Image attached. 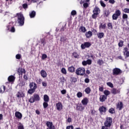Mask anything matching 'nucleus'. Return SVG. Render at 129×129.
<instances>
[{
    "instance_id": "nucleus-12",
    "label": "nucleus",
    "mask_w": 129,
    "mask_h": 129,
    "mask_svg": "<svg viewBox=\"0 0 129 129\" xmlns=\"http://www.w3.org/2000/svg\"><path fill=\"white\" fill-rule=\"evenodd\" d=\"M122 108H123V103H122V102H118L116 104V109L121 110Z\"/></svg>"
},
{
    "instance_id": "nucleus-54",
    "label": "nucleus",
    "mask_w": 129,
    "mask_h": 129,
    "mask_svg": "<svg viewBox=\"0 0 129 129\" xmlns=\"http://www.w3.org/2000/svg\"><path fill=\"white\" fill-rule=\"evenodd\" d=\"M21 55L20 54H18L16 55V59H18V60H20V59H21Z\"/></svg>"
},
{
    "instance_id": "nucleus-46",
    "label": "nucleus",
    "mask_w": 129,
    "mask_h": 129,
    "mask_svg": "<svg viewBox=\"0 0 129 129\" xmlns=\"http://www.w3.org/2000/svg\"><path fill=\"white\" fill-rule=\"evenodd\" d=\"M100 4L101 7H102L103 8H105V7H106V5H105V4L104 3H103V1H100Z\"/></svg>"
},
{
    "instance_id": "nucleus-31",
    "label": "nucleus",
    "mask_w": 129,
    "mask_h": 129,
    "mask_svg": "<svg viewBox=\"0 0 129 129\" xmlns=\"http://www.w3.org/2000/svg\"><path fill=\"white\" fill-rule=\"evenodd\" d=\"M85 92L86 93V94H90V93L91 92V89L88 87L85 89Z\"/></svg>"
},
{
    "instance_id": "nucleus-19",
    "label": "nucleus",
    "mask_w": 129,
    "mask_h": 129,
    "mask_svg": "<svg viewBox=\"0 0 129 129\" xmlns=\"http://www.w3.org/2000/svg\"><path fill=\"white\" fill-rule=\"evenodd\" d=\"M111 93H112V94H113V95H115V94H117L118 93H120V91L117 90L116 88H113L111 90Z\"/></svg>"
},
{
    "instance_id": "nucleus-50",
    "label": "nucleus",
    "mask_w": 129,
    "mask_h": 129,
    "mask_svg": "<svg viewBox=\"0 0 129 129\" xmlns=\"http://www.w3.org/2000/svg\"><path fill=\"white\" fill-rule=\"evenodd\" d=\"M87 65H91L92 64V60L89 59L86 60Z\"/></svg>"
},
{
    "instance_id": "nucleus-35",
    "label": "nucleus",
    "mask_w": 129,
    "mask_h": 129,
    "mask_svg": "<svg viewBox=\"0 0 129 129\" xmlns=\"http://www.w3.org/2000/svg\"><path fill=\"white\" fill-rule=\"evenodd\" d=\"M35 91L36 89H30L28 91V93L29 94H33V93H34V92H35Z\"/></svg>"
},
{
    "instance_id": "nucleus-61",
    "label": "nucleus",
    "mask_w": 129,
    "mask_h": 129,
    "mask_svg": "<svg viewBox=\"0 0 129 129\" xmlns=\"http://www.w3.org/2000/svg\"><path fill=\"white\" fill-rule=\"evenodd\" d=\"M36 82L38 84H41L42 83V79H39Z\"/></svg>"
},
{
    "instance_id": "nucleus-32",
    "label": "nucleus",
    "mask_w": 129,
    "mask_h": 129,
    "mask_svg": "<svg viewBox=\"0 0 129 129\" xmlns=\"http://www.w3.org/2000/svg\"><path fill=\"white\" fill-rule=\"evenodd\" d=\"M73 56L74 57V58H75L76 59H78L79 58V54L78 53H77V52H74L72 53Z\"/></svg>"
},
{
    "instance_id": "nucleus-48",
    "label": "nucleus",
    "mask_w": 129,
    "mask_h": 129,
    "mask_svg": "<svg viewBox=\"0 0 129 129\" xmlns=\"http://www.w3.org/2000/svg\"><path fill=\"white\" fill-rule=\"evenodd\" d=\"M128 18V16H127V14H122V19L123 20H126Z\"/></svg>"
},
{
    "instance_id": "nucleus-55",
    "label": "nucleus",
    "mask_w": 129,
    "mask_h": 129,
    "mask_svg": "<svg viewBox=\"0 0 129 129\" xmlns=\"http://www.w3.org/2000/svg\"><path fill=\"white\" fill-rule=\"evenodd\" d=\"M66 129H74V127L73 126V125H71L67 126Z\"/></svg>"
},
{
    "instance_id": "nucleus-3",
    "label": "nucleus",
    "mask_w": 129,
    "mask_h": 129,
    "mask_svg": "<svg viewBox=\"0 0 129 129\" xmlns=\"http://www.w3.org/2000/svg\"><path fill=\"white\" fill-rule=\"evenodd\" d=\"M18 17V22L20 26H24L25 24V17L22 13H17L16 14Z\"/></svg>"
},
{
    "instance_id": "nucleus-28",
    "label": "nucleus",
    "mask_w": 129,
    "mask_h": 129,
    "mask_svg": "<svg viewBox=\"0 0 129 129\" xmlns=\"http://www.w3.org/2000/svg\"><path fill=\"white\" fill-rule=\"evenodd\" d=\"M43 100L45 102H49V101L50 100L49 96H48L47 95H44L43 96Z\"/></svg>"
},
{
    "instance_id": "nucleus-58",
    "label": "nucleus",
    "mask_w": 129,
    "mask_h": 129,
    "mask_svg": "<svg viewBox=\"0 0 129 129\" xmlns=\"http://www.w3.org/2000/svg\"><path fill=\"white\" fill-rule=\"evenodd\" d=\"M23 9H28V4H24L22 5Z\"/></svg>"
},
{
    "instance_id": "nucleus-16",
    "label": "nucleus",
    "mask_w": 129,
    "mask_h": 129,
    "mask_svg": "<svg viewBox=\"0 0 129 129\" xmlns=\"http://www.w3.org/2000/svg\"><path fill=\"white\" fill-rule=\"evenodd\" d=\"M77 110H80V111H83L84 110V107L82 105V104H78L76 107Z\"/></svg>"
},
{
    "instance_id": "nucleus-51",
    "label": "nucleus",
    "mask_w": 129,
    "mask_h": 129,
    "mask_svg": "<svg viewBox=\"0 0 129 129\" xmlns=\"http://www.w3.org/2000/svg\"><path fill=\"white\" fill-rule=\"evenodd\" d=\"M20 124L19 126H18V129H24V125L23 124H22L21 122H20Z\"/></svg>"
},
{
    "instance_id": "nucleus-26",
    "label": "nucleus",
    "mask_w": 129,
    "mask_h": 129,
    "mask_svg": "<svg viewBox=\"0 0 129 129\" xmlns=\"http://www.w3.org/2000/svg\"><path fill=\"white\" fill-rule=\"evenodd\" d=\"M68 70L71 73H74L75 72V68L72 66L68 68Z\"/></svg>"
},
{
    "instance_id": "nucleus-41",
    "label": "nucleus",
    "mask_w": 129,
    "mask_h": 129,
    "mask_svg": "<svg viewBox=\"0 0 129 129\" xmlns=\"http://www.w3.org/2000/svg\"><path fill=\"white\" fill-rule=\"evenodd\" d=\"M107 27H108V29H111V30H112V29H113L112 24L110 22L107 23Z\"/></svg>"
},
{
    "instance_id": "nucleus-37",
    "label": "nucleus",
    "mask_w": 129,
    "mask_h": 129,
    "mask_svg": "<svg viewBox=\"0 0 129 129\" xmlns=\"http://www.w3.org/2000/svg\"><path fill=\"white\" fill-rule=\"evenodd\" d=\"M108 111L109 113H111V114H113L114 113H115V110L113 108H110L109 109Z\"/></svg>"
},
{
    "instance_id": "nucleus-27",
    "label": "nucleus",
    "mask_w": 129,
    "mask_h": 129,
    "mask_svg": "<svg viewBox=\"0 0 129 129\" xmlns=\"http://www.w3.org/2000/svg\"><path fill=\"white\" fill-rule=\"evenodd\" d=\"M29 16L31 19H33V18H35L36 17V12L35 11H33L29 13Z\"/></svg>"
},
{
    "instance_id": "nucleus-34",
    "label": "nucleus",
    "mask_w": 129,
    "mask_h": 129,
    "mask_svg": "<svg viewBox=\"0 0 129 129\" xmlns=\"http://www.w3.org/2000/svg\"><path fill=\"white\" fill-rule=\"evenodd\" d=\"M6 90V86L4 85L2 86L0 88V93H4Z\"/></svg>"
},
{
    "instance_id": "nucleus-8",
    "label": "nucleus",
    "mask_w": 129,
    "mask_h": 129,
    "mask_svg": "<svg viewBox=\"0 0 129 129\" xmlns=\"http://www.w3.org/2000/svg\"><path fill=\"white\" fill-rule=\"evenodd\" d=\"M91 47V43L89 42H85L81 45V48L82 50H84L86 48H90Z\"/></svg>"
},
{
    "instance_id": "nucleus-15",
    "label": "nucleus",
    "mask_w": 129,
    "mask_h": 129,
    "mask_svg": "<svg viewBox=\"0 0 129 129\" xmlns=\"http://www.w3.org/2000/svg\"><path fill=\"white\" fill-rule=\"evenodd\" d=\"M16 96L17 97H18V98H24L25 95L24 92H18L16 94Z\"/></svg>"
},
{
    "instance_id": "nucleus-62",
    "label": "nucleus",
    "mask_w": 129,
    "mask_h": 129,
    "mask_svg": "<svg viewBox=\"0 0 129 129\" xmlns=\"http://www.w3.org/2000/svg\"><path fill=\"white\" fill-rule=\"evenodd\" d=\"M82 64L83 65V66H86V65H87V62L85 60H84L82 61Z\"/></svg>"
},
{
    "instance_id": "nucleus-1",
    "label": "nucleus",
    "mask_w": 129,
    "mask_h": 129,
    "mask_svg": "<svg viewBox=\"0 0 129 129\" xmlns=\"http://www.w3.org/2000/svg\"><path fill=\"white\" fill-rule=\"evenodd\" d=\"M112 125V118L107 117L105 121L104 122V125L102 126V128L104 129H109Z\"/></svg>"
},
{
    "instance_id": "nucleus-47",
    "label": "nucleus",
    "mask_w": 129,
    "mask_h": 129,
    "mask_svg": "<svg viewBox=\"0 0 129 129\" xmlns=\"http://www.w3.org/2000/svg\"><path fill=\"white\" fill-rule=\"evenodd\" d=\"M77 96L78 98H80L82 97V93L81 92H79L77 94Z\"/></svg>"
},
{
    "instance_id": "nucleus-20",
    "label": "nucleus",
    "mask_w": 129,
    "mask_h": 129,
    "mask_svg": "<svg viewBox=\"0 0 129 129\" xmlns=\"http://www.w3.org/2000/svg\"><path fill=\"white\" fill-rule=\"evenodd\" d=\"M85 36L87 39H89L92 37V31H89L86 32L85 33Z\"/></svg>"
},
{
    "instance_id": "nucleus-22",
    "label": "nucleus",
    "mask_w": 129,
    "mask_h": 129,
    "mask_svg": "<svg viewBox=\"0 0 129 129\" xmlns=\"http://www.w3.org/2000/svg\"><path fill=\"white\" fill-rule=\"evenodd\" d=\"M97 36L98 39H102V38H104V33L103 32H99L97 33Z\"/></svg>"
},
{
    "instance_id": "nucleus-33",
    "label": "nucleus",
    "mask_w": 129,
    "mask_h": 129,
    "mask_svg": "<svg viewBox=\"0 0 129 129\" xmlns=\"http://www.w3.org/2000/svg\"><path fill=\"white\" fill-rule=\"evenodd\" d=\"M106 28V24H102V23H100L99 25V29H103V30H105Z\"/></svg>"
},
{
    "instance_id": "nucleus-13",
    "label": "nucleus",
    "mask_w": 129,
    "mask_h": 129,
    "mask_svg": "<svg viewBox=\"0 0 129 129\" xmlns=\"http://www.w3.org/2000/svg\"><path fill=\"white\" fill-rule=\"evenodd\" d=\"M29 87L31 89H37V88H38V86H37V84H36V83L31 82L29 84Z\"/></svg>"
},
{
    "instance_id": "nucleus-30",
    "label": "nucleus",
    "mask_w": 129,
    "mask_h": 129,
    "mask_svg": "<svg viewBox=\"0 0 129 129\" xmlns=\"http://www.w3.org/2000/svg\"><path fill=\"white\" fill-rule=\"evenodd\" d=\"M104 95H105L107 98L108 95L110 94V91L107 90H105L103 91Z\"/></svg>"
},
{
    "instance_id": "nucleus-59",
    "label": "nucleus",
    "mask_w": 129,
    "mask_h": 129,
    "mask_svg": "<svg viewBox=\"0 0 129 129\" xmlns=\"http://www.w3.org/2000/svg\"><path fill=\"white\" fill-rule=\"evenodd\" d=\"M10 32H11L12 33H15V32H16V29H15L14 27H12L11 28Z\"/></svg>"
},
{
    "instance_id": "nucleus-52",
    "label": "nucleus",
    "mask_w": 129,
    "mask_h": 129,
    "mask_svg": "<svg viewBox=\"0 0 129 129\" xmlns=\"http://www.w3.org/2000/svg\"><path fill=\"white\" fill-rule=\"evenodd\" d=\"M47 54H43L42 55L41 59L42 60H45V59L47 58Z\"/></svg>"
},
{
    "instance_id": "nucleus-42",
    "label": "nucleus",
    "mask_w": 129,
    "mask_h": 129,
    "mask_svg": "<svg viewBox=\"0 0 129 129\" xmlns=\"http://www.w3.org/2000/svg\"><path fill=\"white\" fill-rule=\"evenodd\" d=\"M118 47H122L123 46V41L122 40H120L119 43H118Z\"/></svg>"
},
{
    "instance_id": "nucleus-38",
    "label": "nucleus",
    "mask_w": 129,
    "mask_h": 129,
    "mask_svg": "<svg viewBox=\"0 0 129 129\" xmlns=\"http://www.w3.org/2000/svg\"><path fill=\"white\" fill-rule=\"evenodd\" d=\"M48 102H44L43 103V106L44 109H46V108L49 106V104H48Z\"/></svg>"
},
{
    "instance_id": "nucleus-4",
    "label": "nucleus",
    "mask_w": 129,
    "mask_h": 129,
    "mask_svg": "<svg viewBox=\"0 0 129 129\" xmlns=\"http://www.w3.org/2000/svg\"><path fill=\"white\" fill-rule=\"evenodd\" d=\"M40 100L41 98L39 94H34L30 98L29 101L30 103H34L35 101H40Z\"/></svg>"
},
{
    "instance_id": "nucleus-53",
    "label": "nucleus",
    "mask_w": 129,
    "mask_h": 129,
    "mask_svg": "<svg viewBox=\"0 0 129 129\" xmlns=\"http://www.w3.org/2000/svg\"><path fill=\"white\" fill-rule=\"evenodd\" d=\"M84 81H85V83H89V82H90V80L89 79V78H88V77H87L84 80Z\"/></svg>"
},
{
    "instance_id": "nucleus-21",
    "label": "nucleus",
    "mask_w": 129,
    "mask_h": 129,
    "mask_svg": "<svg viewBox=\"0 0 129 129\" xmlns=\"http://www.w3.org/2000/svg\"><path fill=\"white\" fill-rule=\"evenodd\" d=\"M40 75L43 78H46L47 77V73L44 70H42L40 72Z\"/></svg>"
},
{
    "instance_id": "nucleus-57",
    "label": "nucleus",
    "mask_w": 129,
    "mask_h": 129,
    "mask_svg": "<svg viewBox=\"0 0 129 129\" xmlns=\"http://www.w3.org/2000/svg\"><path fill=\"white\" fill-rule=\"evenodd\" d=\"M23 78L24 79H25V80H28L29 79V77H28V75L27 74H25L24 75V77H23Z\"/></svg>"
},
{
    "instance_id": "nucleus-40",
    "label": "nucleus",
    "mask_w": 129,
    "mask_h": 129,
    "mask_svg": "<svg viewBox=\"0 0 129 129\" xmlns=\"http://www.w3.org/2000/svg\"><path fill=\"white\" fill-rule=\"evenodd\" d=\"M61 73H62V74H64L65 75H66V74H67V71L66 70V69H65L64 68L61 69Z\"/></svg>"
},
{
    "instance_id": "nucleus-29",
    "label": "nucleus",
    "mask_w": 129,
    "mask_h": 129,
    "mask_svg": "<svg viewBox=\"0 0 129 129\" xmlns=\"http://www.w3.org/2000/svg\"><path fill=\"white\" fill-rule=\"evenodd\" d=\"M15 76H10L9 77H8V81L9 82H13V81H15Z\"/></svg>"
},
{
    "instance_id": "nucleus-45",
    "label": "nucleus",
    "mask_w": 129,
    "mask_h": 129,
    "mask_svg": "<svg viewBox=\"0 0 129 129\" xmlns=\"http://www.w3.org/2000/svg\"><path fill=\"white\" fill-rule=\"evenodd\" d=\"M71 16H76V15H77V12L75 10H73L71 12Z\"/></svg>"
},
{
    "instance_id": "nucleus-2",
    "label": "nucleus",
    "mask_w": 129,
    "mask_h": 129,
    "mask_svg": "<svg viewBox=\"0 0 129 129\" xmlns=\"http://www.w3.org/2000/svg\"><path fill=\"white\" fill-rule=\"evenodd\" d=\"M76 74L84 77H89L87 74H85V69L84 68H79L76 70Z\"/></svg>"
},
{
    "instance_id": "nucleus-18",
    "label": "nucleus",
    "mask_w": 129,
    "mask_h": 129,
    "mask_svg": "<svg viewBox=\"0 0 129 129\" xmlns=\"http://www.w3.org/2000/svg\"><path fill=\"white\" fill-rule=\"evenodd\" d=\"M15 117L17 118H18V119H22V117H23V114H22V113L19 111H16L15 112Z\"/></svg>"
},
{
    "instance_id": "nucleus-64",
    "label": "nucleus",
    "mask_w": 129,
    "mask_h": 129,
    "mask_svg": "<svg viewBox=\"0 0 129 129\" xmlns=\"http://www.w3.org/2000/svg\"><path fill=\"white\" fill-rule=\"evenodd\" d=\"M61 94H66V90H62L61 91Z\"/></svg>"
},
{
    "instance_id": "nucleus-24",
    "label": "nucleus",
    "mask_w": 129,
    "mask_h": 129,
    "mask_svg": "<svg viewBox=\"0 0 129 129\" xmlns=\"http://www.w3.org/2000/svg\"><path fill=\"white\" fill-rule=\"evenodd\" d=\"M103 15H104V17H106V18L109 17V15H110V12H109V10H107L104 11Z\"/></svg>"
},
{
    "instance_id": "nucleus-36",
    "label": "nucleus",
    "mask_w": 129,
    "mask_h": 129,
    "mask_svg": "<svg viewBox=\"0 0 129 129\" xmlns=\"http://www.w3.org/2000/svg\"><path fill=\"white\" fill-rule=\"evenodd\" d=\"M97 63L99 66H101V65H103V64L104 63V61H103V60L102 59H98Z\"/></svg>"
},
{
    "instance_id": "nucleus-6",
    "label": "nucleus",
    "mask_w": 129,
    "mask_h": 129,
    "mask_svg": "<svg viewBox=\"0 0 129 129\" xmlns=\"http://www.w3.org/2000/svg\"><path fill=\"white\" fill-rule=\"evenodd\" d=\"M121 15V11L118 9H116L115 11L114 14H113L112 16V19L114 20H116L118 19V17H120Z\"/></svg>"
},
{
    "instance_id": "nucleus-5",
    "label": "nucleus",
    "mask_w": 129,
    "mask_h": 129,
    "mask_svg": "<svg viewBox=\"0 0 129 129\" xmlns=\"http://www.w3.org/2000/svg\"><path fill=\"white\" fill-rule=\"evenodd\" d=\"M99 12H100V9H99V8L95 7L93 10V14L92 15V19L96 20L97 17H98V15H99V13H98Z\"/></svg>"
},
{
    "instance_id": "nucleus-9",
    "label": "nucleus",
    "mask_w": 129,
    "mask_h": 129,
    "mask_svg": "<svg viewBox=\"0 0 129 129\" xmlns=\"http://www.w3.org/2000/svg\"><path fill=\"white\" fill-rule=\"evenodd\" d=\"M46 125L47 126L46 129H55V126L53 125V122L51 121H46Z\"/></svg>"
},
{
    "instance_id": "nucleus-60",
    "label": "nucleus",
    "mask_w": 129,
    "mask_h": 129,
    "mask_svg": "<svg viewBox=\"0 0 129 129\" xmlns=\"http://www.w3.org/2000/svg\"><path fill=\"white\" fill-rule=\"evenodd\" d=\"M83 7L84 8H85V9L88 8V3H84L83 4Z\"/></svg>"
},
{
    "instance_id": "nucleus-63",
    "label": "nucleus",
    "mask_w": 129,
    "mask_h": 129,
    "mask_svg": "<svg viewBox=\"0 0 129 129\" xmlns=\"http://www.w3.org/2000/svg\"><path fill=\"white\" fill-rule=\"evenodd\" d=\"M109 4H111L112 5H113L114 3H115V1L114 0H109Z\"/></svg>"
},
{
    "instance_id": "nucleus-11",
    "label": "nucleus",
    "mask_w": 129,
    "mask_h": 129,
    "mask_svg": "<svg viewBox=\"0 0 129 129\" xmlns=\"http://www.w3.org/2000/svg\"><path fill=\"white\" fill-rule=\"evenodd\" d=\"M17 72L19 74V76H22L23 75V74H25L26 73V70L22 68H19L17 70Z\"/></svg>"
},
{
    "instance_id": "nucleus-7",
    "label": "nucleus",
    "mask_w": 129,
    "mask_h": 129,
    "mask_svg": "<svg viewBox=\"0 0 129 129\" xmlns=\"http://www.w3.org/2000/svg\"><path fill=\"white\" fill-rule=\"evenodd\" d=\"M122 73V71L119 68H115L112 70V75L113 76H117V75H120Z\"/></svg>"
},
{
    "instance_id": "nucleus-43",
    "label": "nucleus",
    "mask_w": 129,
    "mask_h": 129,
    "mask_svg": "<svg viewBox=\"0 0 129 129\" xmlns=\"http://www.w3.org/2000/svg\"><path fill=\"white\" fill-rule=\"evenodd\" d=\"M67 38L66 37H64V36H61L60 37V42H65L66 41H67Z\"/></svg>"
},
{
    "instance_id": "nucleus-39",
    "label": "nucleus",
    "mask_w": 129,
    "mask_h": 129,
    "mask_svg": "<svg viewBox=\"0 0 129 129\" xmlns=\"http://www.w3.org/2000/svg\"><path fill=\"white\" fill-rule=\"evenodd\" d=\"M80 30H81V32H82V33H85V32H86V28L84 26H81L80 28Z\"/></svg>"
},
{
    "instance_id": "nucleus-10",
    "label": "nucleus",
    "mask_w": 129,
    "mask_h": 129,
    "mask_svg": "<svg viewBox=\"0 0 129 129\" xmlns=\"http://www.w3.org/2000/svg\"><path fill=\"white\" fill-rule=\"evenodd\" d=\"M99 111H100V113H104L107 111V108L104 106H101L99 107Z\"/></svg>"
},
{
    "instance_id": "nucleus-14",
    "label": "nucleus",
    "mask_w": 129,
    "mask_h": 129,
    "mask_svg": "<svg viewBox=\"0 0 129 129\" xmlns=\"http://www.w3.org/2000/svg\"><path fill=\"white\" fill-rule=\"evenodd\" d=\"M107 100V98L104 95H101L99 97L100 102H105Z\"/></svg>"
},
{
    "instance_id": "nucleus-23",
    "label": "nucleus",
    "mask_w": 129,
    "mask_h": 129,
    "mask_svg": "<svg viewBox=\"0 0 129 129\" xmlns=\"http://www.w3.org/2000/svg\"><path fill=\"white\" fill-rule=\"evenodd\" d=\"M124 50L125 51L124 53V55H125V58H127L129 57V51L127 47H124Z\"/></svg>"
},
{
    "instance_id": "nucleus-44",
    "label": "nucleus",
    "mask_w": 129,
    "mask_h": 129,
    "mask_svg": "<svg viewBox=\"0 0 129 129\" xmlns=\"http://www.w3.org/2000/svg\"><path fill=\"white\" fill-rule=\"evenodd\" d=\"M41 43L43 44V46H45L46 45V40L44 38H42L41 39Z\"/></svg>"
},
{
    "instance_id": "nucleus-56",
    "label": "nucleus",
    "mask_w": 129,
    "mask_h": 129,
    "mask_svg": "<svg viewBox=\"0 0 129 129\" xmlns=\"http://www.w3.org/2000/svg\"><path fill=\"white\" fill-rule=\"evenodd\" d=\"M124 13H126V14H129V9L125 8L123 10Z\"/></svg>"
},
{
    "instance_id": "nucleus-25",
    "label": "nucleus",
    "mask_w": 129,
    "mask_h": 129,
    "mask_svg": "<svg viewBox=\"0 0 129 129\" xmlns=\"http://www.w3.org/2000/svg\"><path fill=\"white\" fill-rule=\"evenodd\" d=\"M82 103L83 105H87L88 103V99L87 98H85L82 100Z\"/></svg>"
},
{
    "instance_id": "nucleus-49",
    "label": "nucleus",
    "mask_w": 129,
    "mask_h": 129,
    "mask_svg": "<svg viewBox=\"0 0 129 129\" xmlns=\"http://www.w3.org/2000/svg\"><path fill=\"white\" fill-rule=\"evenodd\" d=\"M107 85L109 86V87H111V88H113V84L111 83V82H108L107 83Z\"/></svg>"
},
{
    "instance_id": "nucleus-17",
    "label": "nucleus",
    "mask_w": 129,
    "mask_h": 129,
    "mask_svg": "<svg viewBox=\"0 0 129 129\" xmlns=\"http://www.w3.org/2000/svg\"><path fill=\"white\" fill-rule=\"evenodd\" d=\"M57 110L60 111L63 109V105L61 102H58L56 104Z\"/></svg>"
}]
</instances>
